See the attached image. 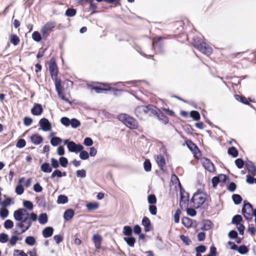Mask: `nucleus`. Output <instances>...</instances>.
Wrapping results in <instances>:
<instances>
[{
    "label": "nucleus",
    "mask_w": 256,
    "mask_h": 256,
    "mask_svg": "<svg viewBox=\"0 0 256 256\" xmlns=\"http://www.w3.org/2000/svg\"><path fill=\"white\" fill-rule=\"evenodd\" d=\"M162 38L161 36H158L154 39L152 42L150 51L146 50V52H143L140 48H138L136 50L142 56L146 58L152 57L154 54H164V50Z\"/></svg>",
    "instance_id": "obj_1"
},
{
    "label": "nucleus",
    "mask_w": 256,
    "mask_h": 256,
    "mask_svg": "<svg viewBox=\"0 0 256 256\" xmlns=\"http://www.w3.org/2000/svg\"><path fill=\"white\" fill-rule=\"evenodd\" d=\"M192 44L195 48L204 54L208 56L212 53L211 47L198 37L193 38Z\"/></svg>",
    "instance_id": "obj_2"
},
{
    "label": "nucleus",
    "mask_w": 256,
    "mask_h": 256,
    "mask_svg": "<svg viewBox=\"0 0 256 256\" xmlns=\"http://www.w3.org/2000/svg\"><path fill=\"white\" fill-rule=\"evenodd\" d=\"M118 120L130 129H136L138 126L137 121L132 117L126 114H121L118 116Z\"/></svg>",
    "instance_id": "obj_3"
},
{
    "label": "nucleus",
    "mask_w": 256,
    "mask_h": 256,
    "mask_svg": "<svg viewBox=\"0 0 256 256\" xmlns=\"http://www.w3.org/2000/svg\"><path fill=\"white\" fill-rule=\"evenodd\" d=\"M63 142L66 145L68 151L71 152L78 153L84 150V146L80 144H76L68 140H64Z\"/></svg>",
    "instance_id": "obj_4"
},
{
    "label": "nucleus",
    "mask_w": 256,
    "mask_h": 256,
    "mask_svg": "<svg viewBox=\"0 0 256 256\" xmlns=\"http://www.w3.org/2000/svg\"><path fill=\"white\" fill-rule=\"evenodd\" d=\"M49 70L52 78L56 82L61 81L57 78L58 74V67L56 61L54 58L50 60L49 64Z\"/></svg>",
    "instance_id": "obj_5"
},
{
    "label": "nucleus",
    "mask_w": 256,
    "mask_h": 256,
    "mask_svg": "<svg viewBox=\"0 0 256 256\" xmlns=\"http://www.w3.org/2000/svg\"><path fill=\"white\" fill-rule=\"evenodd\" d=\"M200 190H198V191L194 194L190 200V202L196 204V208H200L204 203L206 200L204 197L200 196Z\"/></svg>",
    "instance_id": "obj_6"
},
{
    "label": "nucleus",
    "mask_w": 256,
    "mask_h": 256,
    "mask_svg": "<svg viewBox=\"0 0 256 256\" xmlns=\"http://www.w3.org/2000/svg\"><path fill=\"white\" fill-rule=\"evenodd\" d=\"M56 26L54 22H49L46 23L41 28L40 32L43 38H46L48 36V32L51 31Z\"/></svg>",
    "instance_id": "obj_7"
},
{
    "label": "nucleus",
    "mask_w": 256,
    "mask_h": 256,
    "mask_svg": "<svg viewBox=\"0 0 256 256\" xmlns=\"http://www.w3.org/2000/svg\"><path fill=\"white\" fill-rule=\"evenodd\" d=\"M92 90H95V92L98 93H102L104 92L112 90L114 92H121L122 90H118V89H114L112 88L110 85L107 84H102V86H94L92 88Z\"/></svg>",
    "instance_id": "obj_8"
},
{
    "label": "nucleus",
    "mask_w": 256,
    "mask_h": 256,
    "mask_svg": "<svg viewBox=\"0 0 256 256\" xmlns=\"http://www.w3.org/2000/svg\"><path fill=\"white\" fill-rule=\"evenodd\" d=\"M204 167L210 172H214L215 167L214 164L208 158H203L201 159Z\"/></svg>",
    "instance_id": "obj_9"
},
{
    "label": "nucleus",
    "mask_w": 256,
    "mask_h": 256,
    "mask_svg": "<svg viewBox=\"0 0 256 256\" xmlns=\"http://www.w3.org/2000/svg\"><path fill=\"white\" fill-rule=\"evenodd\" d=\"M55 86L56 91L58 93V95L59 96V98H60L62 100H64L66 102L70 104H71L72 102H70V101L68 98H66L64 95L63 94L61 84V81L56 82Z\"/></svg>",
    "instance_id": "obj_10"
},
{
    "label": "nucleus",
    "mask_w": 256,
    "mask_h": 256,
    "mask_svg": "<svg viewBox=\"0 0 256 256\" xmlns=\"http://www.w3.org/2000/svg\"><path fill=\"white\" fill-rule=\"evenodd\" d=\"M180 206H182V205H184L188 202L189 200V194L188 192H186L184 188L180 186Z\"/></svg>",
    "instance_id": "obj_11"
},
{
    "label": "nucleus",
    "mask_w": 256,
    "mask_h": 256,
    "mask_svg": "<svg viewBox=\"0 0 256 256\" xmlns=\"http://www.w3.org/2000/svg\"><path fill=\"white\" fill-rule=\"evenodd\" d=\"M38 124L41 127V129L44 132H48L51 130L52 124L46 118H41L38 122Z\"/></svg>",
    "instance_id": "obj_12"
},
{
    "label": "nucleus",
    "mask_w": 256,
    "mask_h": 256,
    "mask_svg": "<svg viewBox=\"0 0 256 256\" xmlns=\"http://www.w3.org/2000/svg\"><path fill=\"white\" fill-rule=\"evenodd\" d=\"M20 215H22V214H20L19 213L14 214V220L18 222L15 226V230L14 232L16 230H19V228H21L22 230L24 229L25 228L24 222L22 221V219L20 218Z\"/></svg>",
    "instance_id": "obj_13"
},
{
    "label": "nucleus",
    "mask_w": 256,
    "mask_h": 256,
    "mask_svg": "<svg viewBox=\"0 0 256 256\" xmlns=\"http://www.w3.org/2000/svg\"><path fill=\"white\" fill-rule=\"evenodd\" d=\"M160 109L158 108L156 106L149 104L146 106V112L150 116H156L158 114Z\"/></svg>",
    "instance_id": "obj_14"
},
{
    "label": "nucleus",
    "mask_w": 256,
    "mask_h": 256,
    "mask_svg": "<svg viewBox=\"0 0 256 256\" xmlns=\"http://www.w3.org/2000/svg\"><path fill=\"white\" fill-rule=\"evenodd\" d=\"M246 208H248L247 202L244 201V204L242 208V212L244 218L246 220L250 221L252 220V214H250V212H250V209L248 208V212H246Z\"/></svg>",
    "instance_id": "obj_15"
},
{
    "label": "nucleus",
    "mask_w": 256,
    "mask_h": 256,
    "mask_svg": "<svg viewBox=\"0 0 256 256\" xmlns=\"http://www.w3.org/2000/svg\"><path fill=\"white\" fill-rule=\"evenodd\" d=\"M245 166L250 174H256V166L252 162L247 160L245 162Z\"/></svg>",
    "instance_id": "obj_16"
},
{
    "label": "nucleus",
    "mask_w": 256,
    "mask_h": 256,
    "mask_svg": "<svg viewBox=\"0 0 256 256\" xmlns=\"http://www.w3.org/2000/svg\"><path fill=\"white\" fill-rule=\"evenodd\" d=\"M43 112V108L41 104H35L31 109V112L34 116H40Z\"/></svg>",
    "instance_id": "obj_17"
},
{
    "label": "nucleus",
    "mask_w": 256,
    "mask_h": 256,
    "mask_svg": "<svg viewBox=\"0 0 256 256\" xmlns=\"http://www.w3.org/2000/svg\"><path fill=\"white\" fill-rule=\"evenodd\" d=\"M142 224L144 226V230L146 232H148L152 229L151 222L150 219L146 216H144L142 218Z\"/></svg>",
    "instance_id": "obj_18"
},
{
    "label": "nucleus",
    "mask_w": 256,
    "mask_h": 256,
    "mask_svg": "<svg viewBox=\"0 0 256 256\" xmlns=\"http://www.w3.org/2000/svg\"><path fill=\"white\" fill-rule=\"evenodd\" d=\"M135 114L138 118L142 120L143 118V115L146 114V106H137L135 109Z\"/></svg>",
    "instance_id": "obj_19"
},
{
    "label": "nucleus",
    "mask_w": 256,
    "mask_h": 256,
    "mask_svg": "<svg viewBox=\"0 0 256 256\" xmlns=\"http://www.w3.org/2000/svg\"><path fill=\"white\" fill-rule=\"evenodd\" d=\"M186 144L189 150L192 151L194 154H196L198 152H200V150L198 146L192 140H187L186 142Z\"/></svg>",
    "instance_id": "obj_20"
},
{
    "label": "nucleus",
    "mask_w": 256,
    "mask_h": 256,
    "mask_svg": "<svg viewBox=\"0 0 256 256\" xmlns=\"http://www.w3.org/2000/svg\"><path fill=\"white\" fill-rule=\"evenodd\" d=\"M31 142L36 145H38L43 140V138L38 134H34L30 136Z\"/></svg>",
    "instance_id": "obj_21"
},
{
    "label": "nucleus",
    "mask_w": 256,
    "mask_h": 256,
    "mask_svg": "<svg viewBox=\"0 0 256 256\" xmlns=\"http://www.w3.org/2000/svg\"><path fill=\"white\" fill-rule=\"evenodd\" d=\"M16 212L20 214H22V215H20V218L22 219V221L24 222H27L29 220V218L28 216H25L24 218H22L26 214L28 215V213L26 212V209L22 208H18V210H15L14 214H16Z\"/></svg>",
    "instance_id": "obj_22"
},
{
    "label": "nucleus",
    "mask_w": 256,
    "mask_h": 256,
    "mask_svg": "<svg viewBox=\"0 0 256 256\" xmlns=\"http://www.w3.org/2000/svg\"><path fill=\"white\" fill-rule=\"evenodd\" d=\"M74 214V210L72 208H69L66 210L64 214V218L66 220L68 221L70 220Z\"/></svg>",
    "instance_id": "obj_23"
},
{
    "label": "nucleus",
    "mask_w": 256,
    "mask_h": 256,
    "mask_svg": "<svg viewBox=\"0 0 256 256\" xmlns=\"http://www.w3.org/2000/svg\"><path fill=\"white\" fill-rule=\"evenodd\" d=\"M54 228L52 226H47L44 228L42 232V236L44 238H48L51 236L54 233Z\"/></svg>",
    "instance_id": "obj_24"
},
{
    "label": "nucleus",
    "mask_w": 256,
    "mask_h": 256,
    "mask_svg": "<svg viewBox=\"0 0 256 256\" xmlns=\"http://www.w3.org/2000/svg\"><path fill=\"white\" fill-rule=\"evenodd\" d=\"M156 160L160 169L162 170H164V167L166 165L164 158L163 156L158 155L156 156Z\"/></svg>",
    "instance_id": "obj_25"
},
{
    "label": "nucleus",
    "mask_w": 256,
    "mask_h": 256,
    "mask_svg": "<svg viewBox=\"0 0 256 256\" xmlns=\"http://www.w3.org/2000/svg\"><path fill=\"white\" fill-rule=\"evenodd\" d=\"M102 240V236L97 234H94L93 236V240L94 243L95 247L97 249H100V248L101 240Z\"/></svg>",
    "instance_id": "obj_26"
},
{
    "label": "nucleus",
    "mask_w": 256,
    "mask_h": 256,
    "mask_svg": "<svg viewBox=\"0 0 256 256\" xmlns=\"http://www.w3.org/2000/svg\"><path fill=\"white\" fill-rule=\"evenodd\" d=\"M124 240L130 247H134L136 242V239L132 236L124 237Z\"/></svg>",
    "instance_id": "obj_27"
},
{
    "label": "nucleus",
    "mask_w": 256,
    "mask_h": 256,
    "mask_svg": "<svg viewBox=\"0 0 256 256\" xmlns=\"http://www.w3.org/2000/svg\"><path fill=\"white\" fill-rule=\"evenodd\" d=\"M234 98L237 101L239 102H240L246 105H250V102L244 96L235 94L234 95Z\"/></svg>",
    "instance_id": "obj_28"
},
{
    "label": "nucleus",
    "mask_w": 256,
    "mask_h": 256,
    "mask_svg": "<svg viewBox=\"0 0 256 256\" xmlns=\"http://www.w3.org/2000/svg\"><path fill=\"white\" fill-rule=\"evenodd\" d=\"M212 222L208 220H203V226L200 229L202 230H208L212 228Z\"/></svg>",
    "instance_id": "obj_29"
},
{
    "label": "nucleus",
    "mask_w": 256,
    "mask_h": 256,
    "mask_svg": "<svg viewBox=\"0 0 256 256\" xmlns=\"http://www.w3.org/2000/svg\"><path fill=\"white\" fill-rule=\"evenodd\" d=\"M157 118L159 120L161 121L162 123L166 124L168 122V118L163 114L161 110H160L156 115Z\"/></svg>",
    "instance_id": "obj_30"
},
{
    "label": "nucleus",
    "mask_w": 256,
    "mask_h": 256,
    "mask_svg": "<svg viewBox=\"0 0 256 256\" xmlns=\"http://www.w3.org/2000/svg\"><path fill=\"white\" fill-rule=\"evenodd\" d=\"M26 224H25V228L24 229L20 230H16L15 232V234L18 235H20L23 233H24L26 231L28 230L32 224V222L30 221V220H28L27 222H24Z\"/></svg>",
    "instance_id": "obj_31"
},
{
    "label": "nucleus",
    "mask_w": 256,
    "mask_h": 256,
    "mask_svg": "<svg viewBox=\"0 0 256 256\" xmlns=\"http://www.w3.org/2000/svg\"><path fill=\"white\" fill-rule=\"evenodd\" d=\"M38 222L41 224H46L48 221V215L46 213H42L39 215L38 218Z\"/></svg>",
    "instance_id": "obj_32"
},
{
    "label": "nucleus",
    "mask_w": 256,
    "mask_h": 256,
    "mask_svg": "<svg viewBox=\"0 0 256 256\" xmlns=\"http://www.w3.org/2000/svg\"><path fill=\"white\" fill-rule=\"evenodd\" d=\"M41 170L46 173H50L52 171V168L50 166L49 163L44 162L41 165Z\"/></svg>",
    "instance_id": "obj_33"
},
{
    "label": "nucleus",
    "mask_w": 256,
    "mask_h": 256,
    "mask_svg": "<svg viewBox=\"0 0 256 256\" xmlns=\"http://www.w3.org/2000/svg\"><path fill=\"white\" fill-rule=\"evenodd\" d=\"M123 234L126 236H132V228L130 226H125L123 228Z\"/></svg>",
    "instance_id": "obj_34"
},
{
    "label": "nucleus",
    "mask_w": 256,
    "mask_h": 256,
    "mask_svg": "<svg viewBox=\"0 0 256 256\" xmlns=\"http://www.w3.org/2000/svg\"><path fill=\"white\" fill-rule=\"evenodd\" d=\"M68 202V198L67 196L64 194H60L58 196L57 203L58 204H65Z\"/></svg>",
    "instance_id": "obj_35"
},
{
    "label": "nucleus",
    "mask_w": 256,
    "mask_h": 256,
    "mask_svg": "<svg viewBox=\"0 0 256 256\" xmlns=\"http://www.w3.org/2000/svg\"><path fill=\"white\" fill-rule=\"evenodd\" d=\"M182 222L186 228H190L192 226V220L188 217H183L182 219Z\"/></svg>",
    "instance_id": "obj_36"
},
{
    "label": "nucleus",
    "mask_w": 256,
    "mask_h": 256,
    "mask_svg": "<svg viewBox=\"0 0 256 256\" xmlns=\"http://www.w3.org/2000/svg\"><path fill=\"white\" fill-rule=\"evenodd\" d=\"M228 154L233 158L237 157L238 154V150L234 146H232L228 148Z\"/></svg>",
    "instance_id": "obj_37"
},
{
    "label": "nucleus",
    "mask_w": 256,
    "mask_h": 256,
    "mask_svg": "<svg viewBox=\"0 0 256 256\" xmlns=\"http://www.w3.org/2000/svg\"><path fill=\"white\" fill-rule=\"evenodd\" d=\"M232 198L234 204L236 205L240 204L242 200V197L238 194H234Z\"/></svg>",
    "instance_id": "obj_38"
},
{
    "label": "nucleus",
    "mask_w": 256,
    "mask_h": 256,
    "mask_svg": "<svg viewBox=\"0 0 256 256\" xmlns=\"http://www.w3.org/2000/svg\"><path fill=\"white\" fill-rule=\"evenodd\" d=\"M242 221V216L240 214H236L232 218V223L236 225H238L240 224V223Z\"/></svg>",
    "instance_id": "obj_39"
},
{
    "label": "nucleus",
    "mask_w": 256,
    "mask_h": 256,
    "mask_svg": "<svg viewBox=\"0 0 256 256\" xmlns=\"http://www.w3.org/2000/svg\"><path fill=\"white\" fill-rule=\"evenodd\" d=\"M86 206L88 210H92L98 209L99 204L98 202H90L86 204Z\"/></svg>",
    "instance_id": "obj_40"
},
{
    "label": "nucleus",
    "mask_w": 256,
    "mask_h": 256,
    "mask_svg": "<svg viewBox=\"0 0 256 256\" xmlns=\"http://www.w3.org/2000/svg\"><path fill=\"white\" fill-rule=\"evenodd\" d=\"M256 176V174H248L246 176V182L249 184H254V183L256 184V178H254V176Z\"/></svg>",
    "instance_id": "obj_41"
},
{
    "label": "nucleus",
    "mask_w": 256,
    "mask_h": 256,
    "mask_svg": "<svg viewBox=\"0 0 256 256\" xmlns=\"http://www.w3.org/2000/svg\"><path fill=\"white\" fill-rule=\"evenodd\" d=\"M36 242V238L33 236H28L25 239V242L30 246H34Z\"/></svg>",
    "instance_id": "obj_42"
},
{
    "label": "nucleus",
    "mask_w": 256,
    "mask_h": 256,
    "mask_svg": "<svg viewBox=\"0 0 256 256\" xmlns=\"http://www.w3.org/2000/svg\"><path fill=\"white\" fill-rule=\"evenodd\" d=\"M62 141V140L61 138L58 137V136H54L50 140V144L53 146H57Z\"/></svg>",
    "instance_id": "obj_43"
},
{
    "label": "nucleus",
    "mask_w": 256,
    "mask_h": 256,
    "mask_svg": "<svg viewBox=\"0 0 256 256\" xmlns=\"http://www.w3.org/2000/svg\"><path fill=\"white\" fill-rule=\"evenodd\" d=\"M76 13V9L73 8H68L65 12V14L68 17H72L74 16Z\"/></svg>",
    "instance_id": "obj_44"
},
{
    "label": "nucleus",
    "mask_w": 256,
    "mask_h": 256,
    "mask_svg": "<svg viewBox=\"0 0 256 256\" xmlns=\"http://www.w3.org/2000/svg\"><path fill=\"white\" fill-rule=\"evenodd\" d=\"M32 38L36 42H40L42 40V36L40 33L38 31H34L32 36Z\"/></svg>",
    "instance_id": "obj_45"
},
{
    "label": "nucleus",
    "mask_w": 256,
    "mask_h": 256,
    "mask_svg": "<svg viewBox=\"0 0 256 256\" xmlns=\"http://www.w3.org/2000/svg\"><path fill=\"white\" fill-rule=\"evenodd\" d=\"M36 200L40 208H44L46 206V202L44 198H40L38 197H36Z\"/></svg>",
    "instance_id": "obj_46"
},
{
    "label": "nucleus",
    "mask_w": 256,
    "mask_h": 256,
    "mask_svg": "<svg viewBox=\"0 0 256 256\" xmlns=\"http://www.w3.org/2000/svg\"><path fill=\"white\" fill-rule=\"evenodd\" d=\"M80 122L79 120L76 118H72L70 120V124L72 128H76L80 126Z\"/></svg>",
    "instance_id": "obj_47"
},
{
    "label": "nucleus",
    "mask_w": 256,
    "mask_h": 256,
    "mask_svg": "<svg viewBox=\"0 0 256 256\" xmlns=\"http://www.w3.org/2000/svg\"><path fill=\"white\" fill-rule=\"evenodd\" d=\"M144 168L146 172H148L152 170V164L150 160L148 159L145 160L144 162Z\"/></svg>",
    "instance_id": "obj_48"
},
{
    "label": "nucleus",
    "mask_w": 256,
    "mask_h": 256,
    "mask_svg": "<svg viewBox=\"0 0 256 256\" xmlns=\"http://www.w3.org/2000/svg\"><path fill=\"white\" fill-rule=\"evenodd\" d=\"M10 42L14 46H16L19 44L20 40L16 34H14L11 36Z\"/></svg>",
    "instance_id": "obj_49"
},
{
    "label": "nucleus",
    "mask_w": 256,
    "mask_h": 256,
    "mask_svg": "<svg viewBox=\"0 0 256 256\" xmlns=\"http://www.w3.org/2000/svg\"><path fill=\"white\" fill-rule=\"evenodd\" d=\"M190 116L195 120H198L200 118V114L196 110H192L190 112Z\"/></svg>",
    "instance_id": "obj_50"
},
{
    "label": "nucleus",
    "mask_w": 256,
    "mask_h": 256,
    "mask_svg": "<svg viewBox=\"0 0 256 256\" xmlns=\"http://www.w3.org/2000/svg\"><path fill=\"white\" fill-rule=\"evenodd\" d=\"M9 214L8 210L6 208H2L0 210V216L2 219L8 217Z\"/></svg>",
    "instance_id": "obj_51"
},
{
    "label": "nucleus",
    "mask_w": 256,
    "mask_h": 256,
    "mask_svg": "<svg viewBox=\"0 0 256 256\" xmlns=\"http://www.w3.org/2000/svg\"><path fill=\"white\" fill-rule=\"evenodd\" d=\"M234 162L237 168L239 169L242 168L244 165H245V162H244V160L240 158L236 159Z\"/></svg>",
    "instance_id": "obj_52"
},
{
    "label": "nucleus",
    "mask_w": 256,
    "mask_h": 256,
    "mask_svg": "<svg viewBox=\"0 0 256 256\" xmlns=\"http://www.w3.org/2000/svg\"><path fill=\"white\" fill-rule=\"evenodd\" d=\"M148 201L150 205L154 204L156 202V198L154 194H150L148 196Z\"/></svg>",
    "instance_id": "obj_53"
},
{
    "label": "nucleus",
    "mask_w": 256,
    "mask_h": 256,
    "mask_svg": "<svg viewBox=\"0 0 256 256\" xmlns=\"http://www.w3.org/2000/svg\"><path fill=\"white\" fill-rule=\"evenodd\" d=\"M59 163L62 167L66 168L68 163V160L66 157L61 156L59 158Z\"/></svg>",
    "instance_id": "obj_54"
},
{
    "label": "nucleus",
    "mask_w": 256,
    "mask_h": 256,
    "mask_svg": "<svg viewBox=\"0 0 256 256\" xmlns=\"http://www.w3.org/2000/svg\"><path fill=\"white\" fill-rule=\"evenodd\" d=\"M237 250L240 254H244L248 252V249L245 245H241L238 248Z\"/></svg>",
    "instance_id": "obj_55"
},
{
    "label": "nucleus",
    "mask_w": 256,
    "mask_h": 256,
    "mask_svg": "<svg viewBox=\"0 0 256 256\" xmlns=\"http://www.w3.org/2000/svg\"><path fill=\"white\" fill-rule=\"evenodd\" d=\"M23 205L26 209L28 210H32L34 208L32 202L30 200H24Z\"/></svg>",
    "instance_id": "obj_56"
},
{
    "label": "nucleus",
    "mask_w": 256,
    "mask_h": 256,
    "mask_svg": "<svg viewBox=\"0 0 256 256\" xmlns=\"http://www.w3.org/2000/svg\"><path fill=\"white\" fill-rule=\"evenodd\" d=\"M24 188L22 184H18L16 187V192L18 195L22 194L24 192Z\"/></svg>",
    "instance_id": "obj_57"
},
{
    "label": "nucleus",
    "mask_w": 256,
    "mask_h": 256,
    "mask_svg": "<svg viewBox=\"0 0 256 256\" xmlns=\"http://www.w3.org/2000/svg\"><path fill=\"white\" fill-rule=\"evenodd\" d=\"M80 158L82 160H88L89 158V154L88 152L82 150L80 151Z\"/></svg>",
    "instance_id": "obj_58"
},
{
    "label": "nucleus",
    "mask_w": 256,
    "mask_h": 256,
    "mask_svg": "<svg viewBox=\"0 0 256 256\" xmlns=\"http://www.w3.org/2000/svg\"><path fill=\"white\" fill-rule=\"evenodd\" d=\"M61 123L66 126H68L70 124V120L68 117H62L60 119Z\"/></svg>",
    "instance_id": "obj_59"
},
{
    "label": "nucleus",
    "mask_w": 256,
    "mask_h": 256,
    "mask_svg": "<svg viewBox=\"0 0 256 256\" xmlns=\"http://www.w3.org/2000/svg\"><path fill=\"white\" fill-rule=\"evenodd\" d=\"M206 246L203 244H200L195 248L196 252L197 253H204L206 252Z\"/></svg>",
    "instance_id": "obj_60"
},
{
    "label": "nucleus",
    "mask_w": 256,
    "mask_h": 256,
    "mask_svg": "<svg viewBox=\"0 0 256 256\" xmlns=\"http://www.w3.org/2000/svg\"><path fill=\"white\" fill-rule=\"evenodd\" d=\"M22 238H18L16 235H14L11 236L9 240V242L12 246H14L18 240H21Z\"/></svg>",
    "instance_id": "obj_61"
},
{
    "label": "nucleus",
    "mask_w": 256,
    "mask_h": 256,
    "mask_svg": "<svg viewBox=\"0 0 256 256\" xmlns=\"http://www.w3.org/2000/svg\"><path fill=\"white\" fill-rule=\"evenodd\" d=\"M180 239L182 241V242L186 244V245L188 246L191 242V240L190 238L184 235H180Z\"/></svg>",
    "instance_id": "obj_62"
},
{
    "label": "nucleus",
    "mask_w": 256,
    "mask_h": 256,
    "mask_svg": "<svg viewBox=\"0 0 256 256\" xmlns=\"http://www.w3.org/2000/svg\"><path fill=\"white\" fill-rule=\"evenodd\" d=\"M14 226V222L10 220H7L4 222V227L6 229H10Z\"/></svg>",
    "instance_id": "obj_63"
},
{
    "label": "nucleus",
    "mask_w": 256,
    "mask_h": 256,
    "mask_svg": "<svg viewBox=\"0 0 256 256\" xmlns=\"http://www.w3.org/2000/svg\"><path fill=\"white\" fill-rule=\"evenodd\" d=\"M26 144V140L24 139L20 138L17 142L16 146L19 148H22L25 146Z\"/></svg>",
    "instance_id": "obj_64"
}]
</instances>
